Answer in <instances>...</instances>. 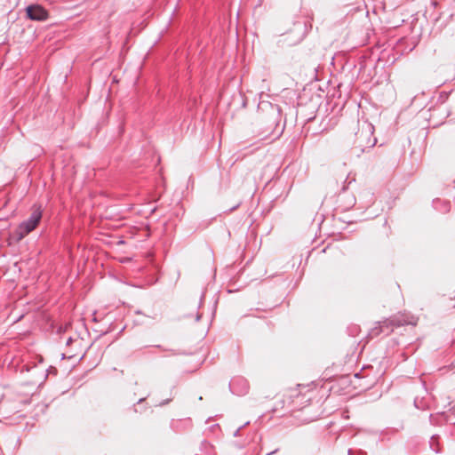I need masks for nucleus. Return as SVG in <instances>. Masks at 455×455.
Returning <instances> with one entry per match:
<instances>
[{"instance_id": "1", "label": "nucleus", "mask_w": 455, "mask_h": 455, "mask_svg": "<svg viewBox=\"0 0 455 455\" xmlns=\"http://www.w3.org/2000/svg\"><path fill=\"white\" fill-rule=\"evenodd\" d=\"M42 216V206L39 204H34L32 206V212L30 216L27 220L20 223L17 228L14 230L12 234L13 239H15L17 242H20L29 233L34 231L40 223Z\"/></svg>"}, {"instance_id": "10", "label": "nucleus", "mask_w": 455, "mask_h": 455, "mask_svg": "<svg viewBox=\"0 0 455 455\" xmlns=\"http://www.w3.org/2000/svg\"><path fill=\"white\" fill-rule=\"evenodd\" d=\"M450 93H451V92H440L439 100L442 102H444Z\"/></svg>"}, {"instance_id": "9", "label": "nucleus", "mask_w": 455, "mask_h": 455, "mask_svg": "<svg viewBox=\"0 0 455 455\" xmlns=\"http://www.w3.org/2000/svg\"><path fill=\"white\" fill-rule=\"evenodd\" d=\"M429 420H430V423L432 425H438L443 420H444V415L443 413L442 414H436V415L430 414L429 415Z\"/></svg>"}, {"instance_id": "7", "label": "nucleus", "mask_w": 455, "mask_h": 455, "mask_svg": "<svg viewBox=\"0 0 455 455\" xmlns=\"http://www.w3.org/2000/svg\"><path fill=\"white\" fill-rule=\"evenodd\" d=\"M294 29L297 31L296 37L291 42L292 44L299 43L304 37L305 34V24L301 22H296L294 24Z\"/></svg>"}, {"instance_id": "6", "label": "nucleus", "mask_w": 455, "mask_h": 455, "mask_svg": "<svg viewBox=\"0 0 455 455\" xmlns=\"http://www.w3.org/2000/svg\"><path fill=\"white\" fill-rule=\"evenodd\" d=\"M231 392L236 395H244L249 391V383L243 378H235L229 383Z\"/></svg>"}, {"instance_id": "2", "label": "nucleus", "mask_w": 455, "mask_h": 455, "mask_svg": "<svg viewBox=\"0 0 455 455\" xmlns=\"http://www.w3.org/2000/svg\"><path fill=\"white\" fill-rule=\"evenodd\" d=\"M374 127L368 122H363L355 133V148L364 152L367 148H371L375 146L377 139L373 136Z\"/></svg>"}, {"instance_id": "4", "label": "nucleus", "mask_w": 455, "mask_h": 455, "mask_svg": "<svg viewBox=\"0 0 455 455\" xmlns=\"http://www.w3.org/2000/svg\"><path fill=\"white\" fill-rule=\"evenodd\" d=\"M265 106L268 108V112H269V120L267 122L266 131L264 132V133H267V134L263 135L264 138H267L268 134H270L274 132V130L275 129V127L278 124L280 108L277 105H273L269 102L265 104Z\"/></svg>"}, {"instance_id": "11", "label": "nucleus", "mask_w": 455, "mask_h": 455, "mask_svg": "<svg viewBox=\"0 0 455 455\" xmlns=\"http://www.w3.org/2000/svg\"><path fill=\"white\" fill-rule=\"evenodd\" d=\"M249 423H250V422H249V421H247V422H245L243 426H241L240 427H238V428L235 431V433H234V436H238V435H239V433H240V431H241V429H242L243 427L247 426Z\"/></svg>"}, {"instance_id": "8", "label": "nucleus", "mask_w": 455, "mask_h": 455, "mask_svg": "<svg viewBox=\"0 0 455 455\" xmlns=\"http://www.w3.org/2000/svg\"><path fill=\"white\" fill-rule=\"evenodd\" d=\"M434 207L443 213L448 212L451 210V204L449 202L442 201L440 199L433 202Z\"/></svg>"}, {"instance_id": "12", "label": "nucleus", "mask_w": 455, "mask_h": 455, "mask_svg": "<svg viewBox=\"0 0 455 455\" xmlns=\"http://www.w3.org/2000/svg\"><path fill=\"white\" fill-rule=\"evenodd\" d=\"M72 342V338H68L67 340V345H69Z\"/></svg>"}, {"instance_id": "15", "label": "nucleus", "mask_w": 455, "mask_h": 455, "mask_svg": "<svg viewBox=\"0 0 455 455\" xmlns=\"http://www.w3.org/2000/svg\"><path fill=\"white\" fill-rule=\"evenodd\" d=\"M143 401H144V398H140V399L139 400V403H141V402H143Z\"/></svg>"}, {"instance_id": "5", "label": "nucleus", "mask_w": 455, "mask_h": 455, "mask_svg": "<svg viewBox=\"0 0 455 455\" xmlns=\"http://www.w3.org/2000/svg\"><path fill=\"white\" fill-rule=\"evenodd\" d=\"M27 16L31 20L44 21L49 17L48 12L39 4H32L26 8Z\"/></svg>"}, {"instance_id": "13", "label": "nucleus", "mask_w": 455, "mask_h": 455, "mask_svg": "<svg viewBox=\"0 0 455 455\" xmlns=\"http://www.w3.org/2000/svg\"><path fill=\"white\" fill-rule=\"evenodd\" d=\"M403 423H401V424L399 425V427H398V428H396V431H398L399 429H403Z\"/></svg>"}, {"instance_id": "3", "label": "nucleus", "mask_w": 455, "mask_h": 455, "mask_svg": "<svg viewBox=\"0 0 455 455\" xmlns=\"http://www.w3.org/2000/svg\"><path fill=\"white\" fill-rule=\"evenodd\" d=\"M405 324H415L404 315H395L391 317L378 323V326L372 328L370 331L371 337L378 336L381 333L388 335L393 331L394 328L400 327Z\"/></svg>"}, {"instance_id": "14", "label": "nucleus", "mask_w": 455, "mask_h": 455, "mask_svg": "<svg viewBox=\"0 0 455 455\" xmlns=\"http://www.w3.org/2000/svg\"><path fill=\"white\" fill-rule=\"evenodd\" d=\"M238 206H239V204H237V205H235V206L232 207V208L230 209V211H233V210L236 209Z\"/></svg>"}]
</instances>
